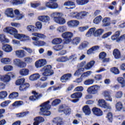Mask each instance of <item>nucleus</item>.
Instances as JSON below:
<instances>
[{
    "label": "nucleus",
    "mask_w": 125,
    "mask_h": 125,
    "mask_svg": "<svg viewBox=\"0 0 125 125\" xmlns=\"http://www.w3.org/2000/svg\"><path fill=\"white\" fill-rule=\"evenodd\" d=\"M49 103H50V101H48L40 105V108L39 114L40 115L46 116H50V115H51V112L47 110L51 108V105L48 104Z\"/></svg>",
    "instance_id": "obj_1"
},
{
    "label": "nucleus",
    "mask_w": 125,
    "mask_h": 125,
    "mask_svg": "<svg viewBox=\"0 0 125 125\" xmlns=\"http://www.w3.org/2000/svg\"><path fill=\"white\" fill-rule=\"evenodd\" d=\"M99 89H100V86L98 85H94L87 88V92L89 94H97Z\"/></svg>",
    "instance_id": "obj_2"
},
{
    "label": "nucleus",
    "mask_w": 125,
    "mask_h": 125,
    "mask_svg": "<svg viewBox=\"0 0 125 125\" xmlns=\"http://www.w3.org/2000/svg\"><path fill=\"white\" fill-rule=\"evenodd\" d=\"M73 33L70 32H66L62 34V37L65 40L66 43H69L72 41L73 38Z\"/></svg>",
    "instance_id": "obj_3"
},
{
    "label": "nucleus",
    "mask_w": 125,
    "mask_h": 125,
    "mask_svg": "<svg viewBox=\"0 0 125 125\" xmlns=\"http://www.w3.org/2000/svg\"><path fill=\"white\" fill-rule=\"evenodd\" d=\"M51 65H49L43 67V70L44 71L42 73L43 76L45 77H48V76H51L53 75V70H51Z\"/></svg>",
    "instance_id": "obj_4"
},
{
    "label": "nucleus",
    "mask_w": 125,
    "mask_h": 125,
    "mask_svg": "<svg viewBox=\"0 0 125 125\" xmlns=\"http://www.w3.org/2000/svg\"><path fill=\"white\" fill-rule=\"evenodd\" d=\"M13 64L19 68H26L27 67V63L19 59H15L13 60Z\"/></svg>",
    "instance_id": "obj_5"
},
{
    "label": "nucleus",
    "mask_w": 125,
    "mask_h": 125,
    "mask_svg": "<svg viewBox=\"0 0 125 125\" xmlns=\"http://www.w3.org/2000/svg\"><path fill=\"white\" fill-rule=\"evenodd\" d=\"M82 96H83V93L82 92H76L72 94L70 97L71 98L75 99L74 100H72L71 101L73 103H77V102H79L80 100L79 98H81Z\"/></svg>",
    "instance_id": "obj_6"
},
{
    "label": "nucleus",
    "mask_w": 125,
    "mask_h": 125,
    "mask_svg": "<svg viewBox=\"0 0 125 125\" xmlns=\"http://www.w3.org/2000/svg\"><path fill=\"white\" fill-rule=\"evenodd\" d=\"M98 105L102 108H104L105 109H111L110 104H106V102L103 99H101L98 101Z\"/></svg>",
    "instance_id": "obj_7"
},
{
    "label": "nucleus",
    "mask_w": 125,
    "mask_h": 125,
    "mask_svg": "<svg viewBox=\"0 0 125 125\" xmlns=\"http://www.w3.org/2000/svg\"><path fill=\"white\" fill-rule=\"evenodd\" d=\"M50 16L51 18H53L54 22H56L60 17H62L63 14L60 12H55L51 13Z\"/></svg>",
    "instance_id": "obj_8"
},
{
    "label": "nucleus",
    "mask_w": 125,
    "mask_h": 125,
    "mask_svg": "<svg viewBox=\"0 0 125 125\" xmlns=\"http://www.w3.org/2000/svg\"><path fill=\"white\" fill-rule=\"evenodd\" d=\"M44 65H46V60L45 59H40L35 62L36 68H42Z\"/></svg>",
    "instance_id": "obj_9"
},
{
    "label": "nucleus",
    "mask_w": 125,
    "mask_h": 125,
    "mask_svg": "<svg viewBox=\"0 0 125 125\" xmlns=\"http://www.w3.org/2000/svg\"><path fill=\"white\" fill-rule=\"evenodd\" d=\"M38 20L40 22H43V23H49L50 18L48 16H40L38 17Z\"/></svg>",
    "instance_id": "obj_10"
},
{
    "label": "nucleus",
    "mask_w": 125,
    "mask_h": 125,
    "mask_svg": "<svg viewBox=\"0 0 125 125\" xmlns=\"http://www.w3.org/2000/svg\"><path fill=\"white\" fill-rule=\"evenodd\" d=\"M68 27L71 28H77L80 25V21L77 20H71L67 22Z\"/></svg>",
    "instance_id": "obj_11"
},
{
    "label": "nucleus",
    "mask_w": 125,
    "mask_h": 125,
    "mask_svg": "<svg viewBox=\"0 0 125 125\" xmlns=\"http://www.w3.org/2000/svg\"><path fill=\"white\" fill-rule=\"evenodd\" d=\"M4 13L6 16L9 18H14V17H15L14 16V11L12 8L6 9Z\"/></svg>",
    "instance_id": "obj_12"
},
{
    "label": "nucleus",
    "mask_w": 125,
    "mask_h": 125,
    "mask_svg": "<svg viewBox=\"0 0 125 125\" xmlns=\"http://www.w3.org/2000/svg\"><path fill=\"white\" fill-rule=\"evenodd\" d=\"M72 78V74L68 73L63 75L61 78V81L62 83H67L68 81L70 80V79Z\"/></svg>",
    "instance_id": "obj_13"
},
{
    "label": "nucleus",
    "mask_w": 125,
    "mask_h": 125,
    "mask_svg": "<svg viewBox=\"0 0 125 125\" xmlns=\"http://www.w3.org/2000/svg\"><path fill=\"white\" fill-rule=\"evenodd\" d=\"M15 54L17 57L18 58H24L26 56L25 54V51L23 50H17L15 51Z\"/></svg>",
    "instance_id": "obj_14"
},
{
    "label": "nucleus",
    "mask_w": 125,
    "mask_h": 125,
    "mask_svg": "<svg viewBox=\"0 0 125 125\" xmlns=\"http://www.w3.org/2000/svg\"><path fill=\"white\" fill-rule=\"evenodd\" d=\"M92 111L95 116H97L98 117H100L103 115V112L102 110L97 107H94Z\"/></svg>",
    "instance_id": "obj_15"
},
{
    "label": "nucleus",
    "mask_w": 125,
    "mask_h": 125,
    "mask_svg": "<svg viewBox=\"0 0 125 125\" xmlns=\"http://www.w3.org/2000/svg\"><path fill=\"white\" fill-rule=\"evenodd\" d=\"M106 53L103 52H101L99 55V58L103 62H109L110 59L106 58Z\"/></svg>",
    "instance_id": "obj_16"
},
{
    "label": "nucleus",
    "mask_w": 125,
    "mask_h": 125,
    "mask_svg": "<svg viewBox=\"0 0 125 125\" xmlns=\"http://www.w3.org/2000/svg\"><path fill=\"white\" fill-rule=\"evenodd\" d=\"M10 74H11V73H8L7 74L2 76V82L3 83H9L10 80H11L10 75H9Z\"/></svg>",
    "instance_id": "obj_17"
},
{
    "label": "nucleus",
    "mask_w": 125,
    "mask_h": 125,
    "mask_svg": "<svg viewBox=\"0 0 125 125\" xmlns=\"http://www.w3.org/2000/svg\"><path fill=\"white\" fill-rule=\"evenodd\" d=\"M17 40H20L21 42H26L30 40V37L27 35L20 34Z\"/></svg>",
    "instance_id": "obj_18"
},
{
    "label": "nucleus",
    "mask_w": 125,
    "mask_h": 125,
    "mask_svg": "<svg viewBox=\"0 0 125 125\" xmlns=\"http://www.w3.org/2000/svg\"><path fill=\"white\" fill-rule=\"evenodd\" d=\"M35 122L33 123L34 125H39L41 123L44 122V119L41 116H38L34 118Z\"/></svg>",
    "instance_id": "obj_19"
},
{
    "label": "nucleus",
    "mask_w": 125,
    "mask_h": 125,
    "mask_svg": "<svg viewBox=\"0 0 125 125\" xmlns=\"http://www.w3.org/2000/svg\"><path fill=\"white\" fill-rule=\"evenodd\" d=\"M83 111L86 116H89L91 114V110L88 105H84L83 107Z\"/></svg>",
    "instance_id": "obj_20"
},
{
    "label": "nucleus",
    "mask_w": 125,
    "mask_h": 125,
    "mask_svg": "<svg viewBox=\"0 0 125 125\" xmlns=\"http://www.w3.org/2000/svg\"><path fill=\"white\" fill-rule=\"evenodd\" d=\"M56 31L59 34L64 33L67 31V26L65 25H62L57 28Z\"/></svg>",
    "instance_id": "obj_21"
},
{
    "label": "nucleus",
    "mask_w": 125,
    "mask_h": 125,
    "mask_svg": "<svg viewBox=\"0 0 125 125\" xmlns=\"http://www.w3.org/2000/svg\"><path fill=\"white\" fill-rule=\"evenodd\" d=\"M19 73L21 76H26L29 75L30 70L27 68H23L20 70Z\"/></svg>",
    "instance_id": "obj_22"
},
{
    "label": "nucleus",
    "mask_w": 125,
    "mask_h": 125,
    "mask_svg": "<svg viewBox=\"0 0 125 125\" xmlns=\"http://www.w3.org/2000/svg\"><path fill=\"white\" fill-rule=\"evenodd\" d=\"M0 62L4 65H7L11 63V59L9 58H2L0 60Z\"/></svg>",
    "instance_id": "obj_23"
},
{
    "label": "nucleus",
    "mask_w": 125,
    "mask_h": 125,
    "mask_svg": "<svg viewBox=\"0 0 125 125\" xmlns=\"http://www.w3.org/2000/svg\"><path fill=\"white\" fill-rule=\"evenodd\" d=\"M41 78V75H40V74L39 73H35L31 75L29 77V80L30 81H37V80H39Z\"/></svg>",
    "instance_id": "obj_24"
},
{
    "label": "nucleus",
    "mask_w": 125,
    "mask_h": 125,
    "mask_svg": "<svg viewBox=\"0 0 125 125\" xmlns=\"http://www.w3.org/2000/svg\"><path fill=\"white\" fill-rule=\"evenodd\" d=\"M2 49L5 52H11V51H12V47L9 44L4 45L2 46Z\"/></svg>",
    "instance_id": "obj_25"
},
{
    "label": "nucleus",
    "mask_w": 125,
    "mask_h": 125,
    "mask_svg": "<svg viewBox=\"0 0 125 125\" xmlns=\"http://www.w3.org/2000/svg\"><path fill=\"white\" fill-rule=\"evenodd\" d=\"M113 54L116 59H120L121 58V52L118 49H115L113 50Z\"/></svg>",
    "instance_id": "obj_26"
},
{
    "label": "nucleus",
    "mask_w": 125,
    "mask_h": 125,
    "mask_svg": "<svg viewBox=\"0 0 125 125\" xmlns=\"http://www.w3.org/2000/svg\"><path fill=\"white\" fill-rule=\"evenodd\" d=\"M0 41L2 43H8L9 42V40L5 38L4 34L0 35Z\"/></svg>",
    "instance_id": "obj_27"
},
{
    "label": "nucleus",
    "mask_w": 125,
    "mask_h": 125,
    "mask_svg": "<svg viewBox=\"0 0 125 125\" xmlns=\"http://www.w3.org/2000/svg\"><path fill=\"white\" fill-rule=\"evenodd\" d=\"M95 30H96V28L95 27L90 28L86 33L85 35L86 37H87V38H89V37H91L92 35H94Z\"/></svg>",
    "instance_id": "obj_28"
},
{
    "label": "nucleus",
    "mask_w": 125,
    "mask_h": 125,
    "mask_svg": "<svg viewBox=\"0 0 125 125\" xmlns=\"http://www.w3.org/2000/svg\"><path fill=\"white\" fill-rule=\"evenodd\" d=\"M94 64H95V62L94 61H92L89 62H88L84 66V68L86 70H90L93 66H94Z\"/></svg>",
    "instance_id": "obj_29"
},
{
    "label": "nucleus",
    "mask_w": 125,
    "mask_h": 125,
    "mask_svg": "<svg viewBox=\"0 0 125 125\" xmlns=\"http://www.w3.org/2000/svg\"><path fill=\"white\" fill-rule=\"evenodd\" d=\"M29 87L30 84L28 83H25L21 85L19 88L21 91H25V90H27V88H29Z\"/></svg>",
    "instance_id": "obj_30"
},
{
    "label": "nucleus",
    "mask_w": 125,
    "mask_h": 125,
    "mask_svg": "<svg viewBox=\"0 0 125 125\" xmlns=\"http://www.w3.org/2000/svg\"><path fill=\"white\" fill-rule=\"evenodd\" d=\"M80 42H81V38L80 37H75L71 41L73 45H78Z\"/></svg>",
    "instance_id": "obj_31"
},
{
    "label": "nucleus",
    "mask_w": 125,
    "mask_h": 125,
    "mask_svg": "<svg viewBox=\"0 0 125 125\" xmlns=\"http://www.w3.org/2000/svg\"><path fill=\"white\" fill-rule=\"evenodd\" d=\"M110 25V18H105L103 20V27H107Z\"/></svg>",
    "instance_id": "obj_32"
},
{
    "label": "nucleus",
    "mask_w": 125,
    "mask_h": 125,
    "mask_svg": "<svg viewBox=\"0 0 125 125\" xmlns=\"http://www.w3.org/2000/svg\"><path fill=\"white\" fill-rule=\"evenodd\" d=\"M63 5L64 6H74L73 7H70V9H73V8H75V7H76L75 3L71 1H67L65 2L63 4Z\"/></svg>",
    "instance_id": "obj_33"
},
{
    "label": "nucleus",
    "mask_w": 125,
    "mask_h": 125,
    "mask_svg": "<svg viewBox=\"0 0 125 125\" xmlns=\"http://www.w3.org/2000/svg\"><path fill=\"white\" fill-rule=\"evenodd\" d=\"M13 4H25L26 0H12Z\"/></svg>",
    "instance_id": "obj_34"
},
{
    "label": "nucleus",
    "mask_w": 125,
    "mask_h": 125,
    "mask_svg": "<svg viewBox=\"0 0 125 125\" xmlns=\"http://www.w3.org/2000/svg\"><path fill=\"white\" fill-rule=\"evenodd\" d=\"M56 23H57V24H59L60 25H64V24L66 23V20H65L64 18L61 17L56 21Z\"/></svg>",
    "instance_id": "obj_35"
},
{
    "label": "nucleus",
    "mask_w": 125,
    "mask_h": 125,
    "mask_svg": "<svg viewBox=\"0 0 125 125\" xmlns=\"http://www.w3.org/2000/svg\"><path fill=\"white\" fill-rule=\"evenodd\" d=\"M62 39L61 38H55L52 41V44H60L62 43Z\"/></svg>",
    "instance_id": "obj_36"
},
{
    "label": "nucleus",
    "mask_w": 125,
    "mask_h": 125,
    "mask_svg": "<svg viewBox=\"0 0 125 125\" xmlns=\"http://www.w3.org/2000/svg\"><path fill=\"white\" fill-rule=\"evenodd\" d=\"M69 60V59L67 57H61L59 58H57L56 59V61L57 62H67Z\"/></svg>",
    "instance_id": "obj_37"
},
{
    "label": "nucleus",
    "mask_w": 125,
    "mask_h": 125,
    "mask_svg": "<svg viewBox=\"0 0 125 125\" xmlns=\"http://www.w3.org/2000/svg\"><path fill=\"white\" fill-rule=\"evenodd\" d=\"M54 124H57V125H62V119L60 118H54L53 120Z\"/></svg>",
    "instance_id": "obj_38"
},
{
    "label": "nucleus",
    "mask_w": 125,
    "mask_h": 125,
    "mask_svg": "<svg viewBox=\"0 0 125 125\" xmlns=\"http://www.w3.org/2000/svg\"><path fill=\"white\" fill-rule=\"evenodd\" d=\"M94 83V80L92 79H88L85 81H84V84L85 85H91V84H93Z\"/></svg>",
    "instance_id": "obj_39"
},
{
    "label": "nucleus",
    "mask_w": 125,
    "mask_h": 125,
    "mask_svg": "<svg viewBox=\"0 0 125 125\" xmlns=\"http://www.w3.org/2000/svg\"><path fill=\"white\" fill-rule=\"evenodd\" d=\"M103 33H104V30L103 29H99L95 31L94 36L95 37H99V36H101Z\"/></svg>",
    "instance_id": "obj_40"
},
{
    "label": "nucleus",
    "mask_w": 125,
    "mask_h": 125,
    "mask_svg": "<svg viewBox=\"0 0 125 125\" xmlns=\"http://www.w3.org/2000/svg\"><path fill=\"white\" fill-rule=\"evenodd\" d=\"M117 81L119 83H121L122 87H125V79L123 77H119L117 78Z\"/></svg>",
    "instance_id": "obj_41"
},
{
    "label": "nucleus",
    "mask_w": 125,
    "mask_h": 125,
    "mask_svg": "<svg viewBox=\"0 0 125 125\" xmlns=\"http://www.w3.org/2000/svg\"><path fill=\"white\" fill-rule=\"evenodd\" d=\"M24 63H26V64H31L32 62L34 61V60L33 58L30 57H27L23 59Z\"/></svg>",
    "instance_id": "obj_42"
},
{
    "label": "nucleus",
    "mask_w": 125,
    "mask_h": 125,
    "mask_svg": "<svg viewBox=\"0 0 125 125\" xmlns=\"http://www.w3.org/2000/svg\"><path fill=\"white\" fill-rule=\"evenodd\" d=\"M3 70L6 72H10V71H13V66L10 65H5L3 67Z\"/></svg>",
    "instance_id": "obj_43"
},
{
    "label": "nucleus",
    "mask_w": 125,
    "mask_h": 125,
    "mask_svg": "<svg viewBox=\"0 0 125 125\" xmlns=\"http://www.w3.org/2000/svg\"><path fill=\"white\" fill-rule=\"evenodd\" d=\"M89 1L88 0H77L76 2L78 5H84Z\"/></svg>",
    "instance_id": "obj_44"
},
{
    "label": "nucleus",
    "mask_w": 125,
    "mask_h": 125,
    "mask_svg": "<svg viewBox=\"0 0 125 125\" xmlns=\"http://www.w3.org/2000/svg\"><path fill=\"white\" fill-rule=\"evenodd\" d=\"M29 114H30V112L29 111H26L16 114V116L18 118H23V117H26V116H27V115H29Z\"/></svg>",
    "instance_id": "obj_45"
},
{
    "label": "nucleus",
    "mask_w": 125,
    "mask_h": 125,
    "mask_svg": "<svg viewBox=\"0 0 125 125\" xmlns=\"http://www.w3.org/2000/svg\"><path fill=\"white\" fill-rule=\"evenodd\" d=\"M88 45V42H83L79 45L78 49L80 50H83V49H84Z\"/></svg>",
    "instance_id": "obj_46"
},
{
    "label": "nucleus",
    "mask_w": 125,
    "mask_h": 125,
    "mask_svg": "<svg viewBox=\"0 0 125 125\" xmlns=\"http://www.w3.org/2000/svg\"><path fill=\"white\" fill-rule=\"evenodd\" d=\"M26 30H27L28 32H35V31H36V26L33 25H27Z\"/></svg>",
    "instance_id": "obj_47"
},
{
    "label": "nucleus",
    "mask_w": 125,
    "mask_h": 125,
    "mask_svg": "<svg viewBox=\"0 0 125 125\" xmlns=\"http://www.w3.org/2000/svg\"><path fill=\"white\" fill-rule=\"evenodd\" d=\"M11 35H13V36H14V38L15 39H18L19 36L20 35V34H18V31L15 29V28H13V31L12 32Z\"/></svg>",
    "instance_id": "obj_48"
},
{
    "label": "nucleus",
    "mask_w": 125,
    "mask_h": 125,
    "mask_svg": "<svg viewBox=\"0 0 125 125\" xmlns=\"http://www.w3.org/2000/svg\"><path fill=\"white\" fill-rule=\"evenodd\" d=\"M110 72L114 75H119L120 74V70L117 67H113L110 69Z\"/></svg>",
    "instance_id": "obj_49"
},
{
    "label": "nucleus",
    "mask_w": 125,
    "mask_h": 125,
    "mask_svg": "<svg viewBox=\"0 0 125 125\" xmlns=\"http://www.w3.org/2000/svg\"><path fill=\"white\" fill-rule=\"evenodd\" d=\"M13 27H6L3 29V32L5 33H7V34H11L12 33V31L13 30Z\"/></svg>",
    "instance_id": "obj_50"
},
{
    "label": "nucleus",
    "mask_w": 125,
    "mask_h": 125,
    "mask_svg": "<svg viewBox=\"0 0 125 125\" xmlns=\"http://www.w3.org/2000/svg\"><path fill=\"white\" fill-rule=\"evenodd\" d=\"M63 48H64V46L62 44L56 45L53 47V49L54 50H56V51H59L60 50H62V49H63Z\"/></svg>",
    "instance_id": "obj_51"
},
{
    "label": "nucleus",
    "mask_w": 125,
    "mask_h": 125,
    "mask_svg": "<svg viewBox=\"0 0 125 125\" xmlns=\"http://www.w3.org/2000/svg\"><path fill=\"white\" fill-rule=\"evenodd\" d=\"M18 95H19L18 92H14L9 95V98L10 99H13L14 98H17V97H18Z\"/></svg>",
    "instance_id": "obj_52"
},
{
    "label": "nucleus",
    "mask_w": 125,
    "mask_h": 125,
    "mask_svg": "<svg viewBox=\"0 0 125 125\" xmlns=\"http://www.w3.org/2000/svg\"><path fill=\"white\" fill-rule=\"evenodd\" d=\"M24 83H25V79L21 78L16 81V84L17 85H21V84H24Z\"/></svg>",
    "instance_id": "obj_53"
},
{
    "label": "nucleus",
    "mask_w": 125,
    "mask_h": 125,
    "mask_svg": "<svg viewBox=\"0 0 125 125\" xmlns=\"http://www.w3.org/2000/svg\"><path fill=\"white\" fill-rule=\"evenodd\" d=\"M32 93H33L34 94V96L36 100H37L38 99H40L42 98V94H39V93L36 92V91H33L32 92Z\"/></svg>",
    "instance_id": "obj_54"
},
{
    "label": "nucleus",
    "mask_w": 125,
    "mask_h": 125,
    "mask_svg": "<svg viewBox=\"0 0 125 125\" xmlns=\"http://www.w3.org/2000/svg\"><path fill=\"white\" fill-rule=\"evenodd\" d=\"M32 35L34 36V37H38L40 39H44L45 38L44 35L41 33H34L32 34Z\"/></svg>",
    "instance_id": "obj_55"
},
{
    "label": "nucleus",
    "mask_w": 125,
    "mask_h": 125,
    "mask_svg": "<svg viewBox=\"0 0 125 125\" xmlns=\"http://www.w3.org/2000/svg\"><path fill=\"white\" fill-rule=\"evenodd\" d=\"M60 103H61V100L56 99L52 102L51 105L52 106H57V105H59Z\"/></svg>",
    "instance_id": "obj_56"
},
{
    "label": "nucleus",
    "mask_w": 125,
    "mask_h": 125,
    "mask_svg": "<svg viewBox=\"0 0 125 125\" xmlns=\"http://www.w3.org/2000/svg\"><path fill=\"white\" fill-rule=\"evenodd\" d=\"M102 19V17L101 16H98L94 20L93 22L95 24H99Z\"/></svg>",
    "instance_id": "obj_57"
},
{
    "label": "nucleus",
    "mask_w": 125,
    "mask_h": 125,
    "mask_svg": "<svg viewBox=\"0 0 125 125\" xmlns=\"http://www.w3.org/2000/svg\"><path fill=\"white\" fill-rule=\"evenodd\" d=\"M79 13V19H82L83 17H85V16H87L88 12L85 11H82Z\"/></svg>",
    "instance_id": "obj_58"
},
{
    "label": "nucleus",
    "mask_w": 125,
    "mask_h": 125,
    "mask_svg": "<svg viewBox=\"0 0 125 125\" xmlns=\"http://www.w3.org/2000/svg\"><path fill=\"white\" fill-rule=\"evenodd\" d=\"M70 16L72 18H76V19H80L79 13L78 12L71 13Z\"/></svg>",
    "instance_id": "obj_59"
},
{
    "label": "nucleus",
    "mask_w": 125,
    "mask_h": 125,
    "mask_svg": "<svg viewBox=\"0 0 125 125\" xmlns=\"http://www.w3.org/2000/svg\"><path fill=\"white\" fill-rule=\"evenodd\" d=\"M7 96V92L5 91H2L0 92V99L5 98Z\"/></svg>",
    "instance_id": "obj_60"
},
{
    "label": "nucleus",
    "mask_w": 125,
    "mask_h": 125,
    "mask_svg": "<svg viewBox=\"0 0 125 125\" xmlns=\"http://www.w3.org/2000/svg\"><path fill=\"white\" fill-rule=\"evenodd\" d=\"M92 73L90 71L84 72L81 75V78H87V77H89L91 75Z\"/></svg>",
    "instance_id": "obj_61"
},
{
    "label": "nucleus",
    "mask_w": 125,
    "mask_h": 125,
    "mask_svg": "<svg viewBox=\"0 0 125 125\" xmlns=\"http://www.w3.org/2000/svg\"><path fill=\"white\" fill-rule=\"evenodd\" d=\"M35 26L38 30H42V24L41 21H37L35 23Z\"/></svg>",
    "instance_id": "obj_62"
},
{
    "label": "nucleus",
    "mask_w": 125,
    "mask_h": 125,
    "mask_svg": "<svg viewBox=\"0 0 125 125\" xmlns=\"http://www.w3.org/2000/svg\"><path fill=\"white\" fill-rule=\"evenodd\" d=\"M116 108L117 111H121V110L123 109V104H122V103L121 102L117 103L116 105Z\"/></svg>",
    "instance_id": "obj_63"
},
{
    "label": "nucleus",
    "mask_w": 125,
    "mask_h": 125,
    "mask_svg": "<svg viewBox=\"0 0 125 125\" xmlns=\"http://www.w3.org/2000/svg\"><path fill=\"white\" fill-rule=\"evenodd\" d=\"M88 29V26H82L78 28V31L81 32H84V31H86Z\"/></svg>",
    "instance_id": "obj_64"
}]
</instances>
